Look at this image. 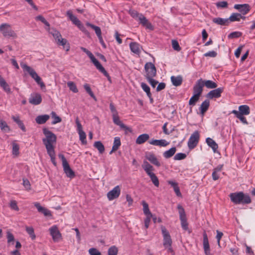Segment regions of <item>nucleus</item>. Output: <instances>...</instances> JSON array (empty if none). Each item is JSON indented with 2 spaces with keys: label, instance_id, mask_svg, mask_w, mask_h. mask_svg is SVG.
Returning <instances> with one entry per match:
<instances>
[{
  "label": "nucleus",
  "instance_id": "obj_18",
  "mask_svg": "<svg viewBox=\"0 0 255 255\" xmlns=\"http://www.w3.org/2000/svg\"><path fill=\"white\" fill-rule=\"evenodd\" d=\"M49 231L54 241L58 242L61 237L58 228L55 226H52L49 229Z\"/></svg>",
  "mask_w": 255,
  "mask_h": 255
},
{
  "label": "nucleus",
  "instance_id": "obj_63",
  "mask_svg": "<svg viewBox=\"0 0 255 255\" xmlns=\"http://www.w3.org/2000/svg\"><path fill=\"white\" fill-rule=\"evenodd\" d=\"M172 48L175 50L179 51L181 50V47H180L178 41L175 40H173L172 41Z\"/></svg>",
  "mask_w": 255,
  "mask_h": 255
},
{
  "label": "nucleus",
  "instance_id": "obj_39",
  "mask_svg": "<svg viewBox=\"0 0 255 255\" xmlns=\"http://www.w3.org/2000/svg\"><path fill=\"white\" fill-rule=\"evenodd\" d=\"M213 22L221 25H228L229 24V19H228V18L224 19L220 17L213 18Z\"/></svg>",
  "mask_w": 255,
  "mask_h": 255
},
{
  "label": "nucleus",
  "instance_id": "obj_45",
  "mask_svg": "<svg viewBox=\"0 0 255 255\" xmlns=\"http://www.w3.org/2000/svg\"><path fill=\"white\" fill-rule=\"evenodd\" d=\"M96 67L98 70H99L100 72L102 73L106 77H107L108 80L110 82H111V77L109 76L108 72L106 71V70L105 69V68L103 67V66L100 63L97 65Z\"/></svg>",
  "mask_w": 255,
  "mask_h": 255
},
{
  "label": "nucleus",
  "instance_id": "obj_47",
  "mask_svg": "<svg viewBox=\"0 0 255 255\" xmlns=\"http://www.w3.org/2000/svg\"><path fill=\"white\" fill-rule=\"evenodd\" d=\"M67 86L69 89L73 92L76 93L78 92V90L75 83L72 81H69L67 82Z\"/></svg>",
  "mask_w": 255,
  "mask_h": 255
},
{
  "label": "nucleus",
  "instance_id": "obj_36",
  "mask_svg": "<svg viewBox=\"0 0 255 255\" xmlns=\"http://www.w3.org/2000/svg\"><path fill=\"white\" fill-rule=\"evenodd\" d=\"M141 87L142 89L146 93L147 97L150 99V103L153 102V99L152 98V95L150 93V90L149 87L144 83H141Z\"/></svg>",
  "mask_w": 255,
  "mask_h": 255
},
{
  "label": "nucleus",
  "instance_id": "obj_12",
  "mask_svg": "<svg viewBox=\"0 0 255 255\" xmlns=\"http://www.w3.org/2000/svg\"><path fill=\"white\" fill-rule=\"evenodd\" d=\"M202 79L198 80L193 88V94L200 97L203 91Z\"/></svg>",
  "mask_w": 255,
  "mask_h": 255
},
{
  "label": "nucleus",
  "instance_id": "obj_13",
  "mask_svg": "<svg viewBox=\"0 0 255 255\" xmlns=\"http://www.w3.org/2000/svg\"><path fill=\"white\" fill-rule=\"evenodd\" d=\"M239 111L233 110L232 113L235 115H248L250 114V107L246 105H241L239 107Z\"/></svg>",
  "mask_w": 255,
  "mask_h": 255
},
{
  "label": "nucleus",
  "instance_id": "obj_15",
  "mask_svg": "<svg viewBox=\"0 0 255 255\" xmlns=\"http://www.w3.org/2000/svg\"><path fill=\"white\" fill-rule=\"evenodd\" d=\"M224 91V88L220 87L210 91L207 94V97L209 99L219 98L221 96V93Z\"/></svg>",
  "mask_w": 255,
  "mask_h": 255
},
{
  "label": "nucleus",
  "instance_id": "obj_23",
  "mask_svg": "<svg viewBox=\"0 0 255 255\" xmlns=\"http://www.w3.org/2000/svg\"><path fill=\"white\" fill-rule=\"evenodd\" d=\"M34 206L37 208L38 211L44 214L45 216H51V214L49 210L42 207L38 202L34 203Z\"/></svg>",
  "mask_w": 255,
  "mask_h": 255
},
{
  "label": "nucleus",
  "instance_id": "obj_27",
  "mask_svg": "<svg viewBox=\"0 0 255 255\" xmlns=\"http://www.w3.org/2000/svg\"><path fill=\"white\" fill-rule=\"evenodd\" d=\"M142 167L148 175L153 173V172H152L154 169L153 166L151 165L147 161H143Z\"/></svg>",
  "mask_w": 255,
  "mask_h": 255
},
{
  "label": "nucleus",
  "instance_id": "obj_55",
  "mask_svg": "<svg viewBox=\"0 0 255 255\" xmlns=\"http://www.w3.org/2000/svg\"><path fill=\"white\" fill-rule=\"evenodd\" d=\"M26 231L29 234L32 240H34L36 236L34 234V229L31 227H26Z\"/></svg>",
  "mask_w": 255,
  "mask_h": 255
},
{
  "label": "nucleus",
  "instance_id": "obj_58",
  "mask_svg": "<svg viewBox=\"0 0 255 255\" xmlns=\"http://www.w3.org/2000/svg\"><path fill=\"white\" fill-rule=\"evenodd\" d=\"M12 154L16 156L18 155L19 154V145L15 142H12Z\"/></svg>",
  "mask_w": 255,
  "mask_h": 255
},
{
  "label": "nucleus",
  "instance_id": "obj_5",
  "mask_svg": "<svg viewBox=\"0 0 255 255\" xmlns=\"http://www.w3.org/2000/svg\"><path fill=\"white\" fill-rule=\"evenodd\" d=\"M0 31L4 37H16V33L11 29L8 23H2L0 25Z\"/></svg>",
  "mask_w": 255,
  "mask_h": 255
},
{
  "label": "nucleus",
  "instance_id": "obj_42",
  "mask_svg": "<svg viewBox=\"0 0 255 255\" xmlns=\"http://www.w3.org/2000/svg\"><path fill=\"white\" fill-rule=\"evenodd\" d=\"M0 128L1 130L4 132H8L10 130V128L6 122L2 119H0Z\"/></svg>",
  "mask_w": 255,
  "mask_h": 255
},
{
  "label": "nucleus",
  "instance_id": "obj_24",
  "mask_svg": "<svg viewBox=\"0 0 255 255\" xmlns=\"http://www.w3.org/2000/svg\"><path fill=\"white\" fill-rule=\"evenodd\" d=\"M80 49L85 53L87 54V55L88 56V57L91 59L92 62L94 64L95 66H96L97 65H98L100 62L99 61L94 57L93 54L88 49H87L86 48H84L83 47H81Z\"/></svg>",
  "mask_w": 255,
  "mask_h": 255
},
{
  "label": "nucleus",
  "instance_id": "obj_38",
  "mask_svg": "<svg viewBox=\"0 0 255 255\" xmlns=\"http://www.w3.org/2000/svg\"><path fill=\"white\" fill-rule=\"evenodd\" d=\"M149 138L148 134L143 133L139 135L136 139V143L138 144H141L144 143Z\"/></svg>",
  "mask_w": 255,
  "mask_h": 255
},
{
  "label": "nucleus",
  "instance_id": "obj_52",
  "mask_svg": "<svg viewBox=\"0 0 255 255\" xmlns=\"http://www.w3.org/2000/svg\"><path fill=\"white\" fill-rule=\"evenodd\" d=\"M142 204L143 206V211L144 214L145 215H149L150 214H152V213L150 212L148 204L145 202L144 201H142Z\"/></svg>",
  "mask_w": 255,
  "mask_h": 255
},
{
  "label": "nucleus",
  "instance_id": "obj_61",
  "mask_svg": "<svg viewBox=\"0 0 255 255\" xmlns=\"http://www.w3.org/2000/svg\"><path fill=\"white\" fill-rule=\"evenodd\" d=\"M129 13L133 18L138 20L141 13H139L135 10H129Z\"/></svg>",
  "mask_w": 255,
  "mask_h": 255
},
{
  "label": "nucleus",
  "instance_id": "obj_46",
  "mask_svg": "<svg viewBox=\"0 0 255 255\" xmlns=\"http://www.w3.org/2000/svg\"><path fill=\"white\" fill-rule=\"evenodd\" d=\"M51 117L53 119V121L52 122L51 124L52 125H55L58 123H60L62 121L61 118L58 116L56 113L54 112H52L51 113Z\"/></svg>",
  "mask_w": 255,
  "mask_h": 255
},
{
  "label": "nucleus",
  "instance_id": "obj_6",
  "mask_svg": "<svg viewBox=\"0 0 255 255\" xmlns=\"http://www.w3.org/2000/svg\"><path fill=\"white\" fill-rule=\"evenodd\" d=\"M177 209L179 211V218L181 221V225L182 229L187 231L188 230V224L187 221L186 214L184 208L181 205H178Z\"/></svg>",
  "mask_w": 255,
  "mask_h": 255
},
{
  "label": "nucleus",
  "instance_id": "obj_43",
  "mask_svg": "<svg viewBox=\"0 0 255 255\" xmlns=\"http://www.w3.org/2000/svg\"><path fill=\"white\" fill-rule=\"evenodd\" d=\"M94 146L98 150L99 153L101 154H102L105 151L104 145L100 141L95 142Z\"/></svg>",
  "mask_w": 255,
  "mask_h": 255
},
{
  "label": "nucleus",
  "instance_id": "obj_57",
  "mask_svg": "<svg viewBox=\"0 0 255 255\" xmlns=\"http://www.w3.org/2000/svg\"><path fill=\"white\" fill-rule=\"evenodd\" d=\"M242 35V33L239 31H235L231 33L228 35V38L233 39L235 38H239Z\"/></svg>",
  "mask_w": 255,
  "mask_h": 255
},
{
  "label": "nucleus",
  "instance_id": "obj_29",
  "mask_svg": "<svg viewBox=\"0 0 255 255\" xmlns=\"http://www.w3.org/2000/svg\"><path fill=\"white\" fill-rule=\"evenodd\" d=\"M63 170L68 177L72 178L75 176V173L70 167L69 163L63 166Z\"/></svg>",
  "mask_w": 255,
  "mask_h": 255
},
{
  "label": "nucleus",
  "instance_id": "obj_30",
  "mask_svg": "<svg viewBox=\"0 0 255 255\" xmlns=\"http://www.w3.org/2000/svg\"><path fill=\"white\" fill-rule=\"evenodd\" d=\"M66 15L73 23L77 26L81 22L76 16L73 14L71 10H68Z\"/></svg>",
  "mask_w": 255,
  "mask_h": 255
},
{
  "label": "nucleus",
  "instance_id": "obj_40",
  "mask_svg": "<svg viewBox=\"0 0 255 255\" xmlns=\"http://www.w3.org/2000/svg\"><path fill=\"white\" fill-rule=\"evenodd\" d=\"M176 148L175 147H172L168 150L164 151L163 156L165 158L171 157L176 152Z\"/></svg>",
  "mask_w": 255,
  "mask_h": 255
},
{
  "label": "nucleus",
  "instance_id": "obj_10",
  "mask_svg": "<svg viewBox=\"0 0 255 255\" xmlns=\"http://www.w3.org/2000/svg\"><path fill=\"white\" fill-rule=\"evenodd\" d=\"M162 233L163 237V245L165 248H168V247L171 246L172 240L169 235V232L164 228H162Z\"/></svg>",
  "mask_w": 255,
  "mask_h": 255
},
{
  "label": "nucleus",
  "instance_id": "obj_17",
  "mask_svg": "<svg viewBox=\"0 0 255 255\" xmlns=\"http://www.w3.org/2000/svg\"><path fill=\"white\" fill-rule=\"evenodd\" d=\"M145 157L146 159L154 165L159 167L161 165L160 162L158 160L155 155L150 152L145 153Z\"/></svg>",
  "mask_w": 255,
  "mask_h": 255
},
{
  "label": "nucleus",
  "instance_id": "obj_14",
  "mask_svg": "<svg viewBox=\"0 0 255 255\" xmlns=\"http://www.w3.org/2000/svg\"><path fill=\"white\" fill-rule=\"evenodd\" d=\"M42 102V97L40 94L35 93L30 95L29 102L33 105H38Z\"/></svg>",
  "mask_w": 255,
  "mask_h": 255
},
{
  "label": "nucleus",
  "instance_id": "obj_62",
  "mask_svg": "<svg viewBox=\"0 0 255 255\" xmlns=\"http://www.w3.org/2000/svg\"><path fill=\"white\" fill-rule=\"evenodd\" d=\"M186 154L184 153H178L174 157V159L175 160H180L184 159L186 158Z\"/></svg>",
  "mask_w": 255,
  "mask_h": 255
},
{
  "label": "nucleus",
  "instance_id": "obj_25",
  "mask_svg": "<svg viewBox=\"0 0 255 255\" xmlns=\"http://www.w3.org/2000/svg\"><path fill=\"white\" fill-rule=\"evenodd\" d=\"M0 86L2 88L3 91L7 94L11 93V89L8 84L6 82L5 80L0 75Z\"/></svg>",
  "mask_w": 255,
  "mask_h": 255
},
{
  "label": "nucleus",
  "instance_id": "obj_8",
  "mask_svg": "<svg viewBox=\"0 0 255 255\" xmlns=\"http://www.w3.org/2000/svg\"><path fill=\"white\" fill-rule=\"evenodd\" d=\"M200 138V134L198 131H195L190 136L188 141V146L189 149L194 148L197 145Z\"/></svg>",
  "mask_w": 255,
  "mask_h": 255
},
{
  "label": "nucleus",
  "instance_id": "obj_21",
  "mask_svg": "<svg viewBox=\"0 0 255 255\" xmlns=\"http://www.w3.org/2000/svg\"><path fill=\"white\" fill-rule=\"evenodd\" d=\"M149 144L159 146L160 147H165L169 144V142L165 139H152L148 141Z\"/></svg>",
  "mask_w": 255,
  "mask_h": 255
},
{
  "label": "nucleus",
  "instance_id": "obj_28",
  "mask_svg": "<svg viewBox=\"0 0 255 255\" xmlns=\"http://www.w3.org/2000/svg\"><path fill=\"white\" fill-rule=\"evenodd\" d=\"M142 167L148 175L153 173V172H152L154 169L153 166L151 165L147 161H143Z\"/></svg>",
  "mask_w": 255,
  "mask_h": 255
},
{
  "label": "nucleus",
  "instance_id": "obj_49",
  "mask_svg": "<svg viewBox=\"0 0 255 255\" xmlns=\"http://www.w3.org/2000/svg\"><path fill=\"white\" fill-rule=\"evenodd\" d=\"M121 144V139L119 137H116L114 138V144L113 145V150H117L118 149Z\"/></svg>",
  "mask_w": 255,
  "mask_h": 255
},
{
  "label": "nucleus",
  "instance_id": "obj_64",
  "mask_svg": "<svg viewBox=\"0 0 255 255\" xmlns=\"http://www.w3.org/2000/svg\"><path fill=\"white\" fill-rule=\"evenodd\" d=\"M88 252L90 255H101V252L94 248L90 249Z\"/></svg>",
  "mask_w": 255,
  "mask_h": 255
},
{
  "label": "nucleus",
  "instance_id": "obj_3",
  "mask_svg": "<svg viewBox=\"0 0 255 255\" xmlns=\"http://www.w3.org/2000/svg\"><path fill=\"white\" fill-rule=\"evenodd\" d=\"M50 33L55 38L57 45L62 46L66 51H68L70 50V47L69 43L66 39L62 37L60 33L58 31L53 29L50 32Z\"/></svg>",
  "mask_w": 255,
  "mask_h": 255
},
{
  "label": "nucleus",
  "instance_id": "obj_44",
  "mask_svg": "<svg viewBox=\"0 0 255 255\" xmlns=\"http://www.w3.org/2000/svg\"><path fill=\"white\" fill-rule=\"evenodd\" d=\"M86 25L90 27L91 28H92V29H93L95 30V33H96L97 36H98V37H100V36L102 35L101 30V28L100 27L96 26V25H95L93 24H91L89 22H87L86 23Z\"/></svg>",
  "mask_w": 255,
  "mask_h": 255
},
{
  "label": "nucleus",
  "instance_id": "obj_56",
  "mask_svg": "<svg viewBox=\"0 0 255 255\" xmlns=\"http://www.w3.org/2000/svg\"><path fill=\"white\" fill-rule=\"evenodd\" d=\"M199 96L194 94L189 100V105L192 106L195 105L196 102L199 100Z\"/></svg>",
  "mask_w": 255,
  "mask_h": 255
},
{
  "label": "nucleus",
  "instance_id": "obj_54",
  "mask_svg": "<svg viewBox=\"0 0 255 255\" xmlns=\"http://www.w3.org/2000/svg\"><path fill=\"white\" fill-rule=\"evenodd\" d=\"M118 253V249L115 246L111 247L108 251V255H117Z\"/></svg>",
  "mask_w": 255,
  "mask_h": 255
},
{
  "label": "nucleus",
  "instance_id": "obj_16",
  "mask_svg": "<svg viewBox=\"0 0 255 255\" xmlns=\"http://www.w3.org/2000/svg\"><path fill=\"white\" fill-rule=\"evenodd\" d=\"M234 8L238 10L242 15H245L250 10V6L248 4H235Z\"/></svg>",
  "mask_w": 255,
  "mask_h": 255
},
{
  "label": "nucleus",
  "instance_id": "obj_22",
  "mask_svg": "<svg viewBox=\"0 0 255 255\" xmlns=\"http://www.w3.org/2000/svg\"><path fill=\"white\" fill-rule=\"evenodd\" d=\"M138 20L139 21V23L142 24L143 26L146 27V28L152 29V26L151 24L148 22V20L142 14H140Z\"/></svg>",
  "mask_w": 255,
  "mask_h": 255
},
{
  "label": "nucleus",
  "instance_id": "obj_32",
  "mask_svg": "<svg viewBox=\"0 0 255 255\" xmlns=\"http://www.w3.org/2000/svg\"><path fill=\"white\" fill-rule=\"evenodd\" d=\"M113 122L115 124L120 127L121 128L127 129L128 128L125 126L120 120L118 114L117 115H112Z\"/></svg>",
  "mask_w": 255,
  "mask_h": 255
},
{
  "label": "nucleus",
  "instance_id": "obj_9",
  "mask_svg": "<svg viewBox=\"0 0 255 255\" xmlns=\"http://www.w3.org/2000/svg\"><path fill=\"white\" fill-rule=\"evenodd\" d=\"M75 122L77 125V130L79 135V139L83 144H87L86 134L82 129V125L78 117L76 118Z\"/></svg>",
  "mask_w": 255,
  "mask_h": 255
},
{
  "label": "nucleus",
  "instance_id": "obj_2",
  "mask_svg": "<svg viewBox=\"0 0 255 255\" xmlns=\"http://www.w3.org/2000/svg\"><path fill=\"white\" fill-rule=\"evenodd\" d=\"M229 196L231 201L235 204H249L252 202L250 195L243 192L232 193Z\"/></svg>",
  "mask_w": 255,
  "mask_h": 255
},
{
  "label": "nucleus",
  "instance_id": "obj_53",
  "mask_svg": "<svg viewBox=\"0 0 255 255\" xmlns=\"http://www.w3.org/2000/svg\"><path fill=\"white\" fill-rule=\"evenodd\" d=\"M84 88L86 91L90 95V96L94 100H96V97L94 95L93 92H92L90 85L88 84H85L84 85Z\"/></svg>",
  "mask_w": 255,
  "mask_h": 255
},
{
  "label": "nucleus",
  "instance_id": "obj_41",
  "mask_svg": "<svg viewBox=\"0 0 255 255\" xmlns=\"http://www.w3.org/2000/svg\"><path fill=\"white\" fill-rule=\"evenodd\" d=\"M242 17V15L241 14L239 13H233L229 18H228L229 19V23L230 22L239 21Z\"/></svg>",
  "mask_w": 255,
  "mask_h": 255
},
{
  "label": "nucleus",
  "instance_id": "obj_26",
  "mask_svg": "<svg viewBox=\"0 0 255 255\" xmlns=\"http://www.w3.org/2000/svg\"><path fill=\"white\" fill-rule=\"evenodd\" d=\"M171 81L173 85L176 87L180 86L183 82V78L181 75L177 76H172L171 77Z\"/></svg>",
  "mask_w": 255,
  "mask_h": 255
},
{
  "label": "nucleus",
  "instance_id": "obj_34",
  "mask_svg": "<svg viewBox=\"0 0 255 255\" xmlns=\"http://www.w3.org/2000/svg\"><path fill=\"white\" fill-rule=\"evenodd\" d=\"M167 183L173 188L174 192L177 196H181V193L177 182L172 180H168L167 181Z\"/></svg>",
  "mask_w": 255,
  "mask_h": 255
},
{
  "label": "nucleus",
  "instance_id": "obj_7",
  "mask_svg": "<svg viewBox=\"0 0 255 255\" xmlns=\"http://www.w3.org/2000/svg\"><path fill=\"white\" fill-rule=\"evenodd\" d=\"M146 78L154 77L156 75V69L154 65L151 62H147L144 65Z\"/></svg>",
  "mask_w": 255,
  "mask_h": 255
},
{
  "label": "nucleus",
  "instance_id": "obj_59",
  "mask_svg": "<svg viewBox=\"0 0 255 255\" xmlns=\"http://www.w3.org/2000/svg\"><path fill=\"white\" fill-rule=\"evenodd\" d=\"M35 19L36 20H39V21H41L46 26L49 27L50 24H49V22L45 19V18L43 16H42L41 15H38L35 17Z\"/></svg>",
  "mask_w": 255,
  "mask_h": 255
},
{
  "label": "nucleus",
  "instance_id": "obj_4",
  "mask_svg": "<svg viewBox=\"0 0 255 255\" xmlns=\"http://www.w3.org/2000/svg\"><path fill=\"white\" fill-rule=\"evenodd\" d=\"M20 66L23 71L28 73L31 77L35 80L37 84L39 85L41 88L45 87V85L42 81L41 78L37 75L33 69L23 63H21Z\"/></svg>",
  "mask_w": 255,
  "mask_h": 255
},
{
  "label": "nucleus",
  "instance_id": "obj_19",
  "mask_svg": "<svg viewBox=\"0 0 255 255\" xmlns=\"http://www.w3.org/2000/svg\"><path fill=\"white\" fill-rule=\"evenodd\" d=\"M203 249L205 252V254L206 255H211L210 253V248L208 241V238L207 235L206 233V232H204L203 233Z\"/></svg>",
  "mask_w": 255,
  "mask_h": 255
},
{
  "label": "nucleus",
  "instance_id": "obj_60",
  "mask_svg": "<svg viewBox=\"0 0 255 255\" xmlns=\"http://www.w3.org/2000/svg\"><path fill=\"white\" fill-rule=\"evenodd\" d=\"M9 207L11 209L18 211H19V208L17 205V202L15 200H11L9 203Z\"/></svg>",
  "mask_w": 255,
  "mask_h": 255
},
{
  "label": "nucleus",
  "instance_id": "obj_37",
  "mask_svg": "<svg viewBox=\"0 0 255 255\" xmlns=\"http://www.w3.org/2000/svg\"><path fill=\"white\" fill-rule=\"evenodd\" d=\"M50 117L48 115H40L35 119V121L38 124H43L45 123L49 119Z\"/></svg>",
  "mask_w": 255,
  "mask_h": 255
},
{
  "label": "nucleus",
  "instance_id": "obj_1",
  "mask_svg": "<svg viewBox=\"0 0 255 255\" xmlns=\"http://www.w3.org/2000/svg\"><path fill=\"white\" fill-rule=\"evenodd\" d=\"M43 133L45 137L42 139V142L47 151L54 150V145L57 139L56 135L46 128H43Z\"/></svg>",
  "mask_w": 255,
  "mask_h": 255
},
{
  "label": "nucleus",
  "instance_id": "obj_51",
  "mask_svg": "<svg viewBox=\"0 0 255 255\" xmlns=\"http://www.w3.org/2000/svg\"><path fill=\"white\" fill-rule=\"evenodd\" d=\"M6 237L7 239V244L9 245H13L14 241V238L13 234L10 232L8 231L6 233Z\"/></svg>",
  "mask_w": 255,
  "mask_h": 255
},
{
  "label": "nucleus",
  "instance_id": "obj_48",
  "mask_svg": "<svg viewBox=\"0 0 255 255\" xmlns=\"http://www.w3.org/2000/svg\"><path fill=\"white\" fill-rule=\"evenodd\" d=\"M47 154L50 157L51 161L55 166H56L57 163L55 160V153L54 150L47 151Z\"/></svg>",
  "mask_w": 255,
  "mask_h": 255
},
{
  "label": "nucleus",
  "instance_id": "obj_33",
  "mask_svg": "<svg viewBox=\"0 0 255 255\" xmlns=\"http://www.w3.org/2000/svg\"><path fill=\"white\" fill-rule=\"evenodd\" d=\"M209 106L210 101L209 100H205L204 102H202L199 108L201 114L202 115H204L205 113L208 110Z\"/></svg>",
  "mask_w": 255,
  "mask_h": 255
},
{
  "label": "nucleus",
  "instance_id": "obj_31",
  "mask_svg": "<svg viewBox=\"0 0 255 255\" xmlns=\"http://www.w3.org/2000/svg\"><path fill=\"white\" fill-rule=\"evenodd\" d=\"M206 141L208 145L213 149L214 152H216L218 148L217 143L210 137L207 138Z\"/></svg>",
  "mask_w": 255,
  "mask_h": 255
},
{
  "label": "nucleus",
  "instance_id": "obj_11",
  "mask_svg": "<svg viewBox=\"0 0 255 255\" xmlns=\"http://www.w3.org/2000/svg\"><path fill=\"white\" fill-rule=\"evenodd\" d=\"M121 194V188L119 185L115 187L112 190L108 192L107 196L108 199L110 200H113L118 198Z\"/></svg>",
  "mask_w": 255,
  "mask_h": 255
},
{
  "label": "nucleus",
  "instance_id": "obj_50",
  "mask_svg": "<svg viewBox=\"0 0 255 255\" xmlns=\"http://www.w3.org/2000/svg\"><path fill=\"white\" fill-rule=\"evenodd\" d=\"M148 176L150 177L151 180L152 181L154 186L156 187H158L159 185V182L158 179L157 177L155 175V174L153 173L152 174L149 175Z\"/></svg>",
  "mask_w": 255,
  "mask_h": 255
},
{
  "label": "nucleus",
  "instance_id": "obj_35",
  "mask_svg": "<svg viewBox=\"0 0 255 255\" xmlns=\"http://www.w3.org/2000/svg\"><path fill=\"white\" fill-rule=\"evenodd\" d=\"M202 84H203V87L205 86L208 89H215L218 86L216 83L211 80H205L202 79Z\"/></svg>",
  "mask_w": 255,
  "mask_h": 255
},
{
  "label": "nucleus",
  "instance_id": "obj_20",
  "mask_svg": "<svg viewBox=\"0 0 255 255\" xmlns=\"http://www.w3.org/2000/svg\"><path fill=\"white\" fill-rule=\"evenodd\" d=\"M129 48L132 52L138 56L140 55L141 51L142 49V46L135 42L130 43Z\"/></svg>",
  "mask_w": 255,
  "mask_h": 255
}]
</instances>
